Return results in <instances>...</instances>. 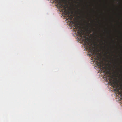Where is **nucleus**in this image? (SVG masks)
Masks as SVG:
<instances>
[{"instance_id":"obj_11","label":"nucleus","mask_w":122,"mask_h":122,"mask_svg":"<svg viewBox=\"0 0 122 122\" xmlns=\"http://www.w3.org/2000/svg\"><path fill=\"white\" fill-rule=\"evenodd\" d=\"M75 23L74 22V23H73V24H74V23Z\"/></svg>"},{"instance_id":"obj_7","label":"nucleus","mask_w":122,"mask_h":122,"mask_svg":"<svg viewBox=\"0 0 122 122\" xmlns=\"http://www.w3.org/2000/svg\"><path fill=\"white\" fill-rule=\"evenodd\" d=\"M107 52V53H108V54L109 55H110V53H109L108 52H108Z\"/></svg>"},{"instance_id":"obj_8","label":"nucleus","mask_w":122,"mask_h":122,"mask_svg":"<svg viewBox=\"0 0 122 122\" xmlns=\"http://www.w3.org/2000/svg\"><path fill=\"white\" fill-rule=\"evenodd\" d=\"M77 9H78V10H79V9H78V7H77Z\"/></svg>"},{"instance_id":"obj_9","label":"nucleus","mask_w":122,"mask_h":122,"mask_svg":"<svg viewBox=\"0 0 122 122\" xmlns=\"http://www.w3.org/2000/svg\"><path fill=\"white\" fill-rule=\"evenodd\" d=\"M102 42H103V41L102 40L101 41Z\"/></svg>"},{"instance_id":"obj_6","label":"nucleus","mask_w":122,"mask_h":122,"mask_svg":"<svg viewBox=\"0 0 122 122\" xmlns=\"http://www.w3.org/2000/svg\"><path fill=\"white\" fill-rule=\"evenodd\" d=\"M108 56V57L110 59H111V56Z\"/></svg>"},{"instance_id":"obj_10","label":"nucleus","mask_w":122,"mask_h":122,"mask_svg":"<svg viewBox=\"0 0 122 122\" xmlns=\"http://www.w3.org/2000/svg\"><path fill=\"white\" fill-rule=\"evenodd\" d=\"M106 56H107V54H106Z\"/></svg>"},{"instance_id":"obj_5","label":"nucleus","mask_w":122,"mask_h":122,"mask_svg":"<svg viewBox=\"0 0 122 122\" xmlns=\"http://www.w3.org/2000/svg\"><path fill=\"white\" fill-rule=\"evenodd\" d=\"M68 18L70 20H71L72 19V16L71 15H70V16H69V15H68Z\"/></svg>"},{"instance_id":"obj_1","label":"nucleus","mask_w":122,"mask_h":122,"mask_svg":"<svg viewBox=\"0 0 122 122\" xmlns=\"http://www.w3.org/2000/svg\"><path fill=\"white\" fill-rule=\"evenodd\" d=\"M97 59L98 61H97V65L104 69L105 70V73L106 74L107 73L108 75V76L109 77H110L109 80L110 83L111 84V86L116 87V89H115V90L119 94H121V93H122V90H120L118 88V82L116 80L114 79H113V77L111 76V73L109 71H107V67L104 66V64L103 61L101 60V58L98 57H97ZM121 96L122 97V94H121Z\"/></svg>"},{"instance_id":"obj_2","label":"nucleus","mask_w":122,"mask_h":122,"mask_svg":"<svg viewBox=\"0 0 122 122\" xmlns=\"http://www.w3.org/2000/svg\"><path fill=\"white\" fill-rule=\"evenodd\" d=\"M76 30H77L78 34L81 38H83L82 40L85 42V39L86 38V36L83 29L80 26L77 25V23H76Z\"/></svg>"},{"instance_id":"obj_4","label":"nucleus","mask_w":122,"mask_h":122,"mask_svg":"<svg viewBox=\"0 0 122 122\" xmlns=\"http://www.w3.org/2000/svg\"><path fill=\"white\" fill-rule=\"evenodd\" d=\"M56 3V6L57 7L58 11L61 12V0H54Z\"/></svg>"},{"instance_id":"obj_3","label":"nucleus","mask_w":122,"mask_h":122,"mask_svg":"<svg viewBox=\"0 0 122 122\" xmlns=\"http://www.w3.org/2000/svg\"><path fill=\"white\" fill-rule=\"evenodd\" d=\"M87 47L89 49L90 52H93V55L94 56L96 55V52H95V51L93 50L94 48L93 46L92 45V43L91 42H87L86 43Z\"/></svg>"},{"instance_id":"obj_12","label":"nucleus","mask_w":122,"mask_h":122,"mask_svg":"<svg viewBox=\"0 0 122 122\" xmlns=\"http://www.w3.org/2000/svg\"><path fill=\"white\" fill-rule=\"evenodd\" d=\"M61 15H62H62L61 14Z\"/></svg>"}]
</instances>
